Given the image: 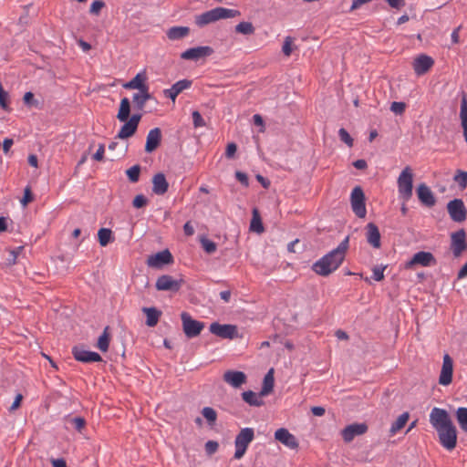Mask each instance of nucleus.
<instances>
[{"label":"nucleus","instance_id":"1","mask_svg":"<svg viewBox=\"0 0 467 467\" xmlns=\"http://www.w3.org/2000/svg\"><path fill=\"white\" fill-rule=\"evenodd\" d=\"M430 423L439 435L440 443L448 451H451L457 444V431L448 411L434 407L430 413Z\"/></svg>","mask_w":467,"mask_h":467},{"label":"nucleus","instance_id":"2","mask_svg":"<svg viewBox=\"0 0 467 467\" xmlns=\"http://www.w3.org/2000/svg\"><path fill=\"white\" fill-rule=\"evenodd\" d=\"M348 247L349 237L347 236L337 245V248L333 249L332 251L322 256L313 265V271L322 276H327L330 275L341 265L345 259Z\"/></svg>","mask_w":467,"mask_h":467},{"label":"nucleus","instance_id":"3","mask_svg":"<svg viewBox=\"0 0 467 467\" xmlns=\"http://www.w3.org/2000/svg\"><path fill=\"white\" fill-rule=\"evenodd\" d=\"M238 14V11L225 7H216L206 11L195 17V24L202 27L220 19L232 18Z\"/></svg>","mask_w":467,"mask_h":467},{"label":"nucleus","instance_id":"4","mask_svg":"<svg viewBox=\"0 0 467 467\" xmlns=\"http://www.w3.org/2000/svg\"><path fill=\"white\" fill-rule=\"evenodd\" d=\"M398 192L400 198L408 202L412 196L413 173L410 166L405 167L397 180Z\"/></svg>","mask_w":467,"mask_h":467},{"label":"nucleus","instance_id":"5","mask_svg":"<svg viewBox=\"0 0 467 467\" xmlns=\"http://www.w3.org/2000/svg\"><path fill=\"white\" fill-rule=\"evenodd\" d=\"M254 439V431L253 428H243L236 435L234 439V447L235 451L234 454V458L235 460H240L245 454L249 444Z\"/></svg>","mask_w":467,"mask_h":467},{"label":"nucleus","instance_id":"6","mask_svg":"<svg viewBox=\"0 0 467 467\" xmlns=\"http://www.w3.org/2000/svg\"><path fill=\"white\" fill-rule=\"evenodd\" d=\"M182 328L188 338L199 336L204 327V323L193 319L188 313L182 312L181 315Z\"/></svg>","mask_w":467,"mask_h":467},{"label":"nucleus","instance_id":"7","mask_svg":"<svg viewBox=\"0 0 467 467\" xmlns=\"http://www.w3.org/2000/svg\"><path fill=\"white\" fill-rule=\"evenodd\" d=\"M209 330L212 334L223 339H234L238 337L237 327L232 324L213 322L210 325Z\"/></svg>","mask_w":467,"mask_h":467},{"label":"nucleus","instance_id":"8","mask_svg":"<svg viewBox=\"0 0 467 467\" xmlns=\"http://www.w3.org/2000/svg\"><path fill=\"white\" fill-rule=\"evenodd\" d=\"M350 201L354 213L358 218H364L367 214L365 195L363 190L359 186H357L352 190Z\"/></svg>","mask_w":467,"mask_h":467},{"label":"nucleus","instance_id":"9","mask_svg":"<svg viewBox=\"0 0 467 467\" xmlns=\"http://www.w3.org/2000/svg\"><path fill=\"white\" fill-rule=\"evenodd\" d=\"M447 211L455 223H462L467 217V209L462 199H453L447 203Z\"/></svg>","mask_w":467,"mask_h":467},{"label":"nucleus","instance_id":"10","mask_svg":"<svg viewBox=\"0 0 467 467\" xmlns=\"http://www.w3.org/2000/svg\"><path fill=\"white\" fill-rule=\"evenodd\" d=\"M467 249L466 234L463 229L451 234V250L454 257H460Z\"/></svg>","mask_w":467,"mask_h":467},{"label":"nucleus","instance_id":"11","mask_svg":"<svg viewBox=\"0 0 467 467\" xmlns=\"http://www.w3.org/2000/svg\"><path fill=\"white\" fill-rule=\"evenodd\" d=\"M368 425L366 423H352L345 427L341 431V435L345 442L352 441L355 437L366 433Z\"/></svg>","mask_w":467,"mask_h":467},{"label":"nucleus","instance_id":"12","mask_svg":"<svg viewBox=\"0 0 467 467\" xmlns=\"http://www.w3.org/2000/svg\"><path fill=\"white\" fill-rule=\"evenodd\" d=\"M213 53V49L211 47H192L181 54V58L185 60L196 61L200 58L211 56Z\"/></svg>","mask_w":467,"mask_h":467},{"label":"nucleus","instance_id":"13","mask_svg":"<svg viewBox=\"0 0 467 467\" xmlns=\"http://www.w3.org/2000/svg\"><path fill=\"white\" fill-rule=\"evenodd\" d=\"M141 115L133 114L130 119L124 121V125L120 128L117 138L124 140L131 137L137 130L139 122L140 120Z\"/></svg>","mask_w":467,"mask_h":467},{"label":"nucleus","instance_id":"14","mask_svg":"<svg viewBox=\"0 0 467 467\" xmlns=\"http://www.w3.org/2000/svg\"><path fill=\"white\" fill-rule=\"evenodd\" d=\"M434 65V60L431 57L421 54L415 57L412 67L417 76H422L427 73Z\"/></svg>","mask_w":467,"mask_h":467},{"label":"nucleus","instance_id":"15","mask_svg":"<svg viewBox=\"0 0 467 467\" xmlns=\"http://www.w3.org/2000/svg\"><path fill=\"white\" fill-rule=\"evenodd\" d=\"M72 354L76 360L83 363L99 362L102 360L99 353L86 350L82 347H74L72 348Z\"/></svg>","mask_w":467,"mask_h":467},{"label":"nucleus","instance_id":"16","mask_svg":"<svg viewBox=\"0 0 467 467\" xmlns=\"http://www.w3.org/2000/svg\"><path fill=\"white\" fill-rule=\"evenodd\" d=\"M453 362L448 354L443 357L442 367L439 378V383L442 386H448L452 380Z\"/></svg>","mask_w":467,"mask_h":467},{"label":"nucleus","instance_id":"17","mask_svg":"<svg viewBox=\"0 0 467 467\" xmlns=\"http://www.w3.org/2000/svg\"><path fill=\"white\" fill-rule=\"evenodd\" d=\"M181 285L182 281L176 280L171 275H163L158 277L155 286L159 291H178Z\"/></svg>","mask_w":467,"mask_h":467},{"label":"nucleus","instance_id":"18","mask_svg":"<svg viewBox=\"0 0 467 467\" xmlns=\"http://www.w3.org/2000/svg\"><path fill=\"white\" fill-rule=\"evenodd\" d=\"M436 260L433 254L430 252H418L416 253L412 258L406 263V268H410L415 265H420L421 266H431L435 265Z\"/></svg>","mask_w":467,"mask_h":467},{"label":"nucleus","instance_id":"19","mask_svg":"<svg viewBox=\"0 0 467 467\" xmlns=\"http://www.w3.org/2000/svg\"><path fill=\"white\" fill-rule=\"evenodd\" d=\"M275 439L288 447L289 449H297L298 441L295 435L290 433L287 429L280 428L275 432Z\"/></svg>","mask_w":467,"mask_h":467},{"label":"nucleus","instance_id":"20","mask_svg":"<svg viewBox=\"0 0 467 467\" xmlns=\"http://www.w3.org/2000/svg\"><path fill=\"white\" fill-rule=\"evenodd\" d=\"M171 262H172V255L169 250L158 252L148 258V265L155 268H160Z\"/></svg>","mask_w":467,"mask_h":467},{"label":"nucleus","instance_id":"21","mask_svg":"<svg viewBox=\"0 0 467 467\" xmlns=\"http://www.w3.org/2000/svg\"><path fill=\"white\" fill-rule=\"evenodd\" d=\"M223 380L233 388H240L246 382V375L242 371L227 370L223 374Z\"/></svg>","mask_w":467,"mask_h":467},{"label":"nucleus","instance_id":"22","mask_svg":"<svg viewBox=\"0 0 467 467\" xmlns=\"http://www.w3.org/2000/svg\"><path fill=\"white\" fill-rule=\"evenodd\" d=\"M417 194L420 202L427 207H432L436 202L433 192L425 183H420L418 186Z\"/></svg>","mask_w":467,"mask_h":467},{"label":"nucleus","instance_id":"23","mask_svg":"<svg viewBox=\"0 0 467 467\" xmlns=\"http://www.w3.org/2000/svg\"><path fill=\"white\" fill-rule=\"evenodd\" d=\"M161 140V130L159 128H154L148 132L146 138L145 151L152 152L155 150Z\"/></svg>","mask_w":467,"mask_h":467},{"label":"nucleus","instance_id":"24","mask_svg":"<svg viewBox=\"0 0 467 467\" xmlns=\"http://www.w3.org/2000/svg\"><path fill=\"white\" fill-rule=\"evenodd\" d=\"M366 229H367L366 237H367L368 243L374 248H379L381 245V243H380V233H379L378 226L373 223H369L367 224Z\"/></svg>","mask_w":467,"mask_h":467},{"label":"nucleus","instance_id":"25","mask_svg":"<svg viewBox=\"0 0 467 467\" xmlns=\"http://www.w3.org/2000/svg\"><path fill=\"white\" fill-rule=\"evenodd\" d=\"M169 183L163 173H157L152 178V192L158 195H163L167 192Z\"/></svg>","mask_w":467,"mask_h":467},{"label":"nucleus","instance_id":"26","mask_svg":"<svg viewBox=\"0 0 467 467\" xmlns=\"http://www.w3.org/2000/svg\"><path fill=\"white\" fill-rule=\"evenodd\" d=\"M150 99L151 95L149 92V88H144L133 94L132 101L134 103V107L138 110H142L145 107L146 102Z\"/></svg>","mask_w":467,"mask_h":467},{"label":"nucleus","instance_id":"27","mask_svg":"<svg viewBox=\"0 0 467 467\" xmlns=\"http://www.w3.org/2000/svg\"><path fill=\"white\" fill-rule=\"evenodd\" d=\"M146 76L144 73H138L131 80L125 83L123 87L128 89H139L142 90L144 88H149V87L145 84Z\"/></svg>","mask_w":467,"mask_h":467},{"label":"nucleus","instance_id":"28","mask_svg":"<svg viewBox=\"0 0 467 467\" xmlns=\"http://www.w3.org/2000/svg\"><path fill=\"white\" fill-rule=\"evenodd\" d=\"M142 312L146 315V325L150 327H155L161 316V312L156 307H143Z\"/></svg>","mask_w":467,"mask_h":467},{"label":"nucleus","instance_id":"29","mask_svg":"<svg viewBox=\"0 0 467 467\" xmlns=\"http://www.w3.org/2000/svg\"><path fill=\"white\" fill-rule=\"evenodd\" d=\"M262 397H264V395H261V392L257 394L252 390L244 391L242 393L243 400L250 406L254 407H261L264 405Z\"/></svg>","mask_w":467,"mask_h":467},{"label":"nucleus","instance_id":"30","mask_svg":"<svg viewBox=\"0 0 467 467\" xmlns=\"http://www.w3.org/2000/svg\"><path fill=\"white\" fill-rule=\"evenodd\" d=\"M460 119L463 130V137L467 142V98L464 94L461 100Z\"/></svg>","mask_w":467,"mask_h":467},{"label":"nucleus","instance_id":"31","mask_svg":"<svg viewBox=\"0 0 467 467\" xmlns=\"http://www.w3.org/2000/svg\"><path fill=\"white\" fill-rule=\"evenodd\" d=\"M190 28L188 26H173L167 32V36L171 40H179L188 36Z\"/></svg>","mask_w":467,"mask_h":467},{"label":"nucleus","instance_id":"32","mask_svg":"<svg viewBox=\"0 0 467 467\" xmlns=\"http://www.w3.org/2000/svg\"><path fill=\"white\" fill-rule=\"evenodd\" d=\"M130 102L128 98H123L120 100L119 112L117 118L119 121H126L130 119Z\"/></svg>","mask_w":467,"mask_h":467},{"label":"nucleus","instance_id":"33","mask_svg":"<svg viewBox=\"0 0 467 467\" xmlns=\"http://www.w3.org/2000/svg\"><path fill=\"white\" fill-rule=\"evenodd\" d=\"M274 369L271 368L265 376L263 387L261 389V395H268L274 389Z\"/></svg>","mask_w":467,"mask_h":467},{"label":"nucleus","instance_id":"34","mask_svg":"<svg viewBox=\"0 0 467 467\" xmlns=\"http://www.w3.org/2000/svg\"><path fill=\"white\" fill-rule=\"evenodd\" d=\"M409 413L404 412L400 414L398 419L391 424V427L389 429V432L391 435L396 434L400 430H401L405 424L407 423L409 420Z\"/></svg>","mask_w":467,"mask_h":467},{"label":"nucleus","instance_id":"35","mask_svg":"<svg viewBox=\"0 0 467 467\" xmlns=\"http://www.w3.org/2000/svg\"><path fill=\"white\" fill-rule=\"evenodd\" d=\"M250 230L258 234L264 232V226L257 209L253 210V217L250 223Z\"/></svg>","mask_w":467,"mask_h":467},{"label":"nucleus","instance_id":"36","mask_svg":"<svg viewBox=\"0 0 467 467\" xmlns=\"http://www.w3.org/2000/svg\"><path fill=\"white\" fill-rule=\"evenodd\" d=\"M456 419L460 428L467 433V408L460 407L456 410Z\"/></svg>","mask_w":467,"mask_h":467},{"label":"nucleus","instance_id":"37","mask_svg":"<svg viewBox=\"0 0 467 467\" xmlns=\"http://www.w3.org/2000/svg\"><path fill=\"white\" fill-rule=\"evenodd\" d=\"M108 327H105L103 333L99 336L97 343L98 348L102 352L108 351L109 346V335L108 333Z\"/></svg>","mask_w":467,"mask_h":467},{"label":"nucleus","instance_id":"38","mask_svg":"<svg viewBox=\"0 0 467 467\" xmlns=\"http://www.w3.org/2000/svg\"><path fill=\"white\" fill-rule=\"evenodd\" d=\"M112 232L109 228H101L98 232L99 242L101 246H106L111 240Z\"/></svg>","mask_w":467,"mask_h":467},{"label":"nucleus","instance_id":"39","mask_svg":"<svg viewBox=\"0 0 467 467\" xmlns=\"http://www.w3.org/2000/svg\"><path fill=\"white\" fill-rule=\"evenodd\" d=\"M202 414L206 419L209 425H211V426L214 425V423L217 420V413L213 408L204 407L202 410Z\"/></svg>","mask_w":467,"mask_h":467},{"label":"nucleus","instance_id":"40","mask_svg":"<svg viewBox=\"0 0 467 467\" xmlns=\"http://www.w3.org/2000/svg\"><path fill=\"white\" fill-rule=\"evenodd\" d=\"M235 31L243 35H252L254 32V27L250 22H241L235 26Z\"/></svg>","mask_w":467,"mask_h":467},{"label":"nucleus","instance_id":"41","mask_svg":"<svg viewBox=\"0 0 467 467\" xmlns=\"http://www.w3.org/2000/svg\"><path fill=\"white\" fill-rule=\"evenodd\" d=\"M453 181L459 184L461 190L465 189L467 186V171L458 170Z\"/></svg>","mask_w":467,"mask_h":467},{"label":"nucleus","instance_id":"42","mask_svg":"<svg viewBox=\"0 0 467 467\" xmlns=\"http://www.w3.org/2000/svg\"><path fill=\"white\" fill-rule=\"evenodd\" d=\"M140 166L133 165L126 171V174L131 182H137L140 179Z\"/></svg>","mask_w":467,"mask_h":467},{"label":"nucleus","instance_id":"43","mask_svg":"<svg viewBox=\"0 0 467 467\" xmlns=\"http://www.w3.org/2000/svg\"><path fill=\"white\" fill-rule=\"evenodd\" d=\"M202 247L207 254H213L216 251V244L207 238L201 240Z\"/></svg>","mask_w":467,"mask_h":467},{"label":"nucleus","instance_id":"44","mask_svg":"<svg viewBox=\"0 0 467 467\" xmlns=\"http://www.w3.org/2000/svg\"><path fill=\"white\" fill-rule=\"evenodd\" d=\"M339 139L346 143L348 147L353 146V139L349 135V133L344 128L339 129L338 130Z\"/></svg>","mask_w":467,"mask_h":467},{"label":"nucleus","instance_id":"45","mask_svg":"<svg viewBox=\"0 0 467 467\" xmlns=\"http://www.w3.org/2000/svg\"><path fill=\"white\" fill-rule=\"evenodd\" d=\"M192 122H193L194 128H202L206 125L203 118L202 117V115L200 114L199 111L194 110L192 113Z\"/></svg>","mask_w":467,"mask_h":467},{"label":"nucleus","instance_id":"46","mask_svg":"<svg viewBox=\"0 0 467 467\" xmlns=\"http://www.w3.org/2000/svg\"><path fill=\"white\" fill-rule=\"evenodd\" d=\"M192 85V81L188 79H182L177 81L172 85V87L179 92H182L183 90L189 88Z\"/></svg>","mask_w":467,"mask_h":467},{"label":"nucleus","instance_id":"47","mask_svg":"<svg viewBox=\"0 0 467 467\" xmlns=\"http://www.w3.org/2000/svg\"><path fill=\"white\" fill-rule=\"evenodd\" d=\"M385 269H386V266H383V265H377V266L373 267V269H372L373 279L378 282L381 281L384 278V270Z\"/></svg>","mask_w":467,"mask_h":467},{"label":"nucleus","instance_id":"48","mask_svg":"<svg viewBox=\"0 0 467 467\" xmlns=\"http://www.w3.org/2000/svg\"><path fill=\"white\" fill-rule=\"evenodd\" d=\"M70 423L71 425L78 431H81V430L85 427L86 425V420L84 418L82 417H75V418H72L70 419Z\"/></svg>","mask_w":467,"mask_h":467},{"label":"nucleus","instance_id":"49","mask_svg":"<svg viewBox=\"0 0 467 467\" xmlns=\"http://www.w3.org/2000/svg\"><path fill=\"white\" fill-rule=\"evenodd\" d=\"M292 44L293 38L291 36H286L282 47V51L285 54V56L289 57L291 55Z\"/></svg>","mask_w":467,"mask_h":467},{"label":"nucleus","instance_id":"50","mask_svg":"<svg viewBox=\"0 0 467 467\" xmlns=\"http://www.w3.org/2000/svg\"><path fill=\"white\" fill-rule=\"evenodd\" d=\"M405 109H406V104L404 102L394 101L391 103V106H390V110L397 115L402 114L404 112Z\"/></svg>","mask_w":467,"mask_h":467},{"label":"nucleus","instance_id":"51","mask_svg":"<svg viewBox=\"0 0 467 467\" xmlns=\"http://www.w3.org/2000/svg\"><path fill=\"white\" fill-rule=\"evenodd\" d=\"M0 107L3 109H6L8 108V93L4 90L1 83H0Z\"/></svg>","mask_w":467,"mask_h":467},{"label":"nucleus","instance_id":"52","mask_svg":"<svg viewBox=\"0 0 467 467\" xmlns=\"http://www.w3.org/2000/svg\"><path fill=\"white\" fill-rule=\"evenodd\" d=\"M219 444L215 441H208L205 443V451L207 454L212 455L217 451Z\"/></svg>","mask_w":467,"mask_h":467},{"label":"nucleus","instance_id":"53","mask_svg":"<svg viewBox=\"0 0 467 467\" xmlns=\"http://www.w3.org/2000/svg\"><path fill=\"white\" fill-rule=\"evenodd\" d=\"M147 202L148 200L144 195L139 194L133 199L132 204L135 208H141L147 204Z\"/></svg>","mask_w":467,"mask_h":467},{"label":"nucleus","instance_id":"54","mask_svg":"<svg viewBox=\"0 0 467 467\" xmlns=\"http://www.w3.org/2000/svg\"><path fill=\"white\" fill-rule=\"evenodd\" d=\"M104 2L96 0L91 4L89 12L91 14L98 15L100 12L101 8L104 6Z\"/></svg>","mask_w":467,"mask_h":467},{"label":"nucleus","instance_id":"55","mask_svg":"<svg viewBox=\"0 0 467 467\" xmlns=\"http://www.w3.org/2000/svg\"><path fill=\"white\" fill-rule=\"evenodd\" d=\"M237 150V146L235 143L231 142L227 145L226 150H225V156L228 159H233L235 155V152Z\"/></svg>","mask_w":467,"mask_h":467},{"label":"nucleus","instance_id":"56","mask_svg":"<svg viewBox=\"0 0 467 467\" xmlns=\"http://www.w3.org/2000/svg\"><path fill=\"white\" fill-rule=\"evenodd\" d=\"M24 102L26 105L27 106H33V105H37V101H36L34 99V94L30 91L26 92L25 95H24Z\"/></svg>","mask_w":467,"mask_h":467},{"label":"nucleus","instance_id":"57","mask_svg":"<svg viewBox=\"0 0 467 467\" xmlns=\"http://www.w3.org/2000/svg\"><path fill=\"white\" fill-rule=\"evenodd\" d=\"M33 200V197H32V194H31V191H30V188L26 187L25 189V192H24V196L21 200V204L23 206H26L27 205L28 202H30L31 201Z\"/></svg>","mask_w":467,"mask_h":467},{"label":"nucleus","instance_id":"58","mask_svg":"<svg viewBox=\"0 0 467 467\" xmlns=\"http://www.w3.org/2000/svg\"><path fill=\"white\" fill-rule=\"evenodd\" d=\"M104 152H105V146L103 144H100L99 146V149L97 150V151L94 153L93 159L98 161H102L104 158Z\"/></svg>","mask_w":467,"mask_h":467},{"label":"nucleus","instance_id":"59","mask_svg":"<svg viewBox=\"0 0 467 467\" xmlns=\"http://www.w3.org/2000/svg\"><path fill=\"white\" fill-rule=\"evenodd\" d=\"M236 179L244 186L248 185V177L245 173L242 171L235 172Z\"/></svg>","mask_w":467,"mask_h":467},{"label":"nucleus","instance_id":"60","mask_svg":"<svg viewBox=\"0 0 467 467\" xmlns=\"http://www.w3.org/2000/svg\"><path fill=\"white\" fill-rule=\"evenodd\" d=\"M166 97L170 98L172 101H174L179 95V92L171 86V88L164 90Z\"/></svg>","mask_w":467,"mask_h":467},{"label":"nucleus","instance_id":"61","mask_svg":"<svg viewBox=\"0 0 467 467\" xmlns=\"http://www.w3.org/2000/svg\"><path fill=\"white\" fill-rule=\"evenodd\" d=\"M388 4L393 8H401L405 5L404 0H386Z\"/></svg>","mask_w":467,"mask_h":467},{"label":"nucleus","instance_id":"62","mask_svg":"<svg viewBox=\"0 0 467 467\" xmlns=\"http://www.w3.org/2000/svg\"><path fill=\"white\" fill-rule=\"evenodd\" d=\"M51 463L53 467H67V462L63 458L52 459Z\"/></svg>","mask_w":467,"mask_h":467},{"label":"nucleus","instance_id":"63","mask_svg":"<svg viewBox=\"0 0 467 467\" xmlns=\"http://www.w3.org/2000/svg\"><path fill=\"white\" fill-rule=\"evenodd\" d=\"M183 232L187 236H192L194 234V228L190 222L183 225Z\"/></svg>","mask_w":467,"mask_h":467},{"label":"nucleus","instance_id":"64","mask_svg":"<svg viewBox=\"0 0 467 467\" xmlns=\"http://www.w3.org/2000/svg\"><path fill=\"white\" fill-rule=\"evenodd\" d=\"M458 279H462L467 277V263L462 265V267L459 270L457 275Z\"/></svg>","mask_w":467,"mask_h":467}]
</instances>
